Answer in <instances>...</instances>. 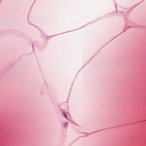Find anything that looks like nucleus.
<instances>
[{"label":"nucleus","mask_w":146,"mask_h":146,"mask_svg":"<svg viewBox=\"0 0 146 146\" xmlns=\"http://www.w3.org/2000/svg\"><path fill=\"white\" fill-rule=\"evenodd\" d=\"M62 114L64 115L65 117L66 118H67V116H66V115L65 114V113H64L63 112L62 113Z\"/></svg>","instance_id":"f257e3e1"},{"label":"nucleus","mask_w":146,"mask_h":146,"mask_svg":"<svg viewBox=\"0 0 146 146\" xmlns=\"http://www.w3.org/2000/svg\"><path fill=\"white\" fill-rule=\"evenodd\" d=\"M67 125V123H65L64 125Z\"/></svg>","instance_id":"f03ea898"}]
</instances>
